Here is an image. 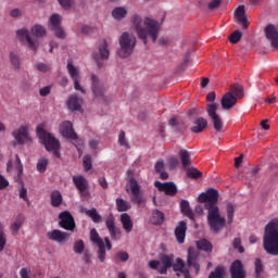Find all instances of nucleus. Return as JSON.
Here are the masks:
<instances>
[{
	"mask_svg": "<svg viewBox=\"0 0 278 278\" xmlns=\"http://www.w3.org/2000/svg\"><path fill=\"white\" fill-rule=\"evenodd\" d=\"M219 197L218 190L214 188L207 189L198 197L199 203H204V210L207 212V224L213 233H219L227 225V219L220 215L218 207Z\"/></svg>",
	"mask_w": 278,
	"mask_h": 278,
	"instance_id": "1",
	"label": "nucleus"
},
{
	"mask_svg": "<svg viewBox=\"0 0 278 278\" xmlns=\"http://www.w3.org/2000/svg\"><path fill=\"white\" fill-rule=\"evenodd\" d=\"M131 28L137 35L138 39L143 42V45H149V38L153 43L157 42V38H160V31L162 30V24L164 23V18L162 22H157V20H153L151 17H144L134 14L130 18Z\"/></svg>",
	"mask_w": 278,
	"mask_h": 278,
	"instance_id": "2",
	"label": "nucleus"
},
{
	"mask_svg": "<svg viewBox=\"0 0 278 278\" xmlns=\"http://www.w3.org/2000/svg\"><path fill=\"white\" fill-rule=\"evenodd\" d=\"M263 248L268 255H278V219H273L265 226Z\"/></svg>",
	"mask_w": 278,
	"mask_h": 278,
	"instance_id": "3",
	"label": "nucleus"
},
{
	"mask_svg": "<svg viewBox=\"0 0 278 278\" xmlns=\"http://www.w3.org/2000/svg\"><path fill=\"white\" fill-rule=\"evenodd\" d=\"M119 49L117 50V55L119 58H129L131 53H134L136 49V43L138 42V39L136 38V35L129 31L123 33L119 38Z\"/></svg>",
	"mask_w": 278,
	"mask_h": 278,
	"instance_id": "4",
	"label": "nucleus"
},
{
	"mask_svg": "<svg viewBox=\"0 0 278 278\" xmlns=\"http://www.w3.org/2000/svg\"><path fill=\"white\" fill-rule=\"evenodd\" d=\"M37 136L39 140H41L45 149L54 151V155L60 157V152H58L60 150V140L52 136L51 132L45 130L41 126L37 127Z\"/></svg>",
	"mask_w": 278,
	"mask_h": 278,
	"instance_id": "5",
	"label": "nucleus"
},
{
	"mask_svg": "<svg viewBox=\"0 0 278 278\" xmlns=\"http://www.w3.org/2000/svg\"><path fill=\"white\" fill-rule=\"evenodd\" d=\"M217 112H218V104L208 103L206 105V113H207V116L211 118L213 128L216 131V134H220L223 132L225 123L223 122V117H220V115H218Z\"/></svg>",
	"mask_w": 278,
	"mask_h": 278,
	"instance_id": "6",
	"label": "nucleus"
},
{
	"mask_svg": "<svg viewBox=\"0 0 278 278\" xmlns=\"http://www.w3.org/2000/svg\"><path fill=\"white\" fill-rule=\"evenodd\" d=\"M91 90L97 101H108L105 84L103 83V80H101V78H99V76L94 74L91 75Z\"/></svg>",
	"mask_w": 278,
	"mask_h": 278,
	"instance_id": "7",
	"label": "nucleus"
},
{
	"mask_svg": "<svg viewBox=\"0 0 278 278\" xmlns=\"http://www.w3.org/2000/svg\"><path fill=\"white\" fill-rule=\"evenodd\" d=\"M13 138L16 140L17 144H27L34 142L31 135L29 134V126L22 125L17 129L12 131Z\"/></svg>",
	"mask_w": 278,
	"mask_h": 278,
	"instance_id": "8",
	"label": "nucleus"
},
{
	"mask_svg": "<svg viewBox=\"0 0 278 278\" xmlns=\"http://www.w3.org/2000/svg\"><path fill=\"white\" fill-rule=\"evenodd\" d=\"M90 240L93 244H97L98 247V251H97L98 260L100 262H105V242L99 236V232L94 228L91 229L90 231Z\"/></svg>",
	"mask_w": 278,
	"mask_h": 278,
	"instance_id": "9",
	"label": "nucleus"
},
{
	"mask_svg": "<svg viewBox=\"0 0 278 278\" xmlns=\"http://www.w3.org/2000/svg\"><path fill=\"white\" fill-rule=\"evenodd\" d=\"M59 227L65 229V231H75L77 225L75 224V218L68 211L61 212L59 214Z\"/></svg>",
	"mask_w": 278,
	"mask_h": 278,
	"instance_id": "10",
	"label": "nucleus"
},
{
	"mask_svg": "<svg viewBox=\"0 0 278 278\" xmlns=\"http://www.w3.org/2000/svg\"><path fill=\"white\" fill-rule=\"evenodd\" d=\"M16 36L21 42H26L28 49H31V51H38V47H40V43H38V40L31 39V36L29 35V30L22 28L16 30Z\"/></svg>",
	"mask_w": 278,
	"mask_h": 278,
	"instance_id": "11",
	"label": "nucleus"
},
{
	"mask_svg": "<svg viewBox=\"0 0 278 278\" xmlns=\"http://www.w3.org/2000/svg\"><path fill=\"white\" fill-rule=\"evenodd\" d=\"M110 50L108 49V40L103 39L99 47V51L93 53V60H96L98 67L103 66V60H109Z\"/></svg>",
	"mask_w": 278,
	"mask_h": 278,
	"instance_id": "12",
	"label": "nucleus"
},
{
	"mask_svg": "<svg viewBox=\"0 0 278 278\" xmlns=\"http://www.w3.org/2000/svg\"><path fill=\"white\" fill-rule=\"evenodd\" d=\"M47 237L49 240H52V242H58V244H65V242H68L71 239V233L64 232L60 229H54L47 232Z\"/></svg>",
	"mask_w": 278,
	"mask_h": 278,
	"instance_id": "13",
	"label": "nucleus"
},
{
	"mask_svg": "<svg viewBox=\"0 0 278 278\" xmlns=\"http://www.w3.org/2000/svg\"><path fill=\"white\" fill-rule=\"evenodd\" d=\"M154 186L155 188H157V190H160V192H165L167 197H175V194H177L178 192L177 185H175V182L173 181H169V182L155 181Z\"/></svg>",
	"mask_w": 278,
	"mask_h": 278,
	"instance_id": "14",
	"label": "nucleus"
},
{
	"mask_svg": "<svg viewBox=\"0 0 278 278\" xmlns=\"http://www.w3.org/2000/svg\"><path fill=\"white\" fill-rule=\"evenodd\" d=\"M264 31L267 40L270 41L271 47H274V49H278V26L268 24Z\"/></svg>",
	"mask_w": 278,
	"mask_h": 278,
	"instance_id": "15",
	"label": "nucleus"
},
{
	"mask_svg": "<svg viewBox=\"0 0 278 278\" xmlns=\"http://www.w3.org/2000/svg\"><path fill=\"white\" fill-rule=\"evenodd\" d=\"M59 129L63 138H67L68 140H77V132H75L73 129V123L65 121L61 123Z\"/></svg>",
	"mask_w": 278,
	"mask_h": 278,
	"instance_id": "16",
	"label": "nucleus"
},
{
	"mask_svg": "<svg viewBox=\"0 0 278 278\" xmlns=\"http://www.w3.org/2000/svg\"><path fill=\"white\" fill-rule=\"evenodd\" d=\"M238 103V98L233 96V92L228 91L226 92L220 100L222 110H232L233 106Z\"/></svg>",
	"mask_w": 278,
	"mask_h": 278,
	"instance_id": "17",
	"label": "nucleus"
},
{
	"mask_svg": "<svg viewBox=\"0 0 278 278\" xmlns=\"http://www.w3.org/2000/svg\"><path fill=\"white\" fill-rule=\"evenodd\" d=\"M230 277L231 278H247V271L244 270V265L240 260L235 261L230 266Z\"/></svg>",
	"mask_w": 278,
	"mask_h": 278,
	"instance_id": "18",
	"label": "nucleus"
},
{
	"mask_svg": "<svg viewBox=\"0 0 278 278\" xmlns=\"http://www.w3.org/2000/svg\"><path fill=\"white\" fill-rule=\"evenodd\" d=\"M235 18L239 25H242L243 29H247L249 27V20H247V13L244 11V5H239L235 10Z\"/></svg>",
	"mask_w": 278,
	"mask_h": 278,
	"instance_id": "19",
	"label": "nucleus"
},
{
	"mask_svg": "<svg viewBox=\"0 0 278 278\" xmlns=\"http://www.w3.org/2000/svg\"><path fill=\"white\" fill-rule=\"evenodd\" d=\"M168 125L173 131H176L177 134H182V131H186V123L180 117L173 116L169 118Z\"/></svg>",
	"mask_w": 278,
	"mask_h": 278,
	"instance_id": "20",
	"label": "nucleus"
},
{
	"mask_svg": "<svg viewBox=\"0 0 278 278\" xmlns=\"http://www.w3.org/2000/svg\"><path fill=\"white\" fill-rule=\"evenodd\" d=\"M66 105L71 112H81V99L77 94H71L67 98Z\"/></svg>",
	"mask_w": 278,
	"mask_h": 278,
	"instance_id": "21",
	"label": "nucleus"
},
{
	"mask_svg": "<svg viewBox=\"0 0 278 278\" xmlns=\"http://www.w3.org/2000/svg\"><path fill=\"white\" fill-rule=\"evenodd\" d=\"M206 127H207V121L204 117H197L192 122L190 131L192 134H202V131H205Z\"/></svg>",
	"mask_w": 278,
	"mask_h": 278,
	"instance_id": "22",
	"label": "nucleus"
},
{
	"mask_svg": "<svg viewBox=\"0 0 278 278\" xmlns=\"http://www.w3.org/2000/svg\"><path fill=\"white\" fill-rule=\"evenodd\" d=\"M186 231H188V227L186 226V222L182 220L175 229V237L179 244H184L186 240Z\"/></svg>",
	"mask_w": 278,
	"mask_h": 278,
	"instance_id": "23",
	"label": "nucleus"
},
{
	"mask_svg": "<svg viewBox=\"0 0 278 278\" xmlns=\"http://www.w3.org/2000/svg\"><path fill=\"white\" fill-rule=\"evenodd\" d=\"M73 181L80 194H86V190H88V180L84 176H74Z\"/></svg>",
	"mask_w": 278,
	"mask_h": 278,
	"instance_id": "24",
	"label": "nucleus"
},
{
	"mask_svg": "<svg viewBox=\"0 0 278 278\" xmlns=\"http://www.w3.org/2000/svg\"><path fill=\"white\" fill-rule=\"evenodd\" d=\"M173 262H174L173 255H163L161 257V263L163 266L159 268V273L161 275H166V273H168V268H172Z\"/></svg>",
	"mask_w": 278,
	"mask_h": 278,
	"instance_id": "25",
	"label": "nucleus"
},
{
	"mask_svg": "<svg viewBox=\"0 0 278 278\" xmlns=\"http://www.w3.org/2000/svg\"><path fill=\"white\" fill-rule=\"evenodd\" d=\"M121 223L123 225V229H125L127 233H131L134 229V222L131 220V216H129L127 213H123L121 215Z\"/></svg>",
	"mask_w": 278,
	"mask_h": 278,
	"instance_id": "26",
	"label": "nucleus"
},
{
	"mask_svg": "<svg viewBox=\"0 0 278 278\" xmlns=\"http://www.w3.org/2000/svg\"><path fill=\"white\" fill-rule=\"evenodd\" d=\"M180 210L181 213L185 214V216H188V218H190V220H194V212H192V208H190V202L181 200Z\"/></svg>",
	"mask_w": 278,
	"mask_h": 278,
	"instance_id": "27",
	"label": "nucleus"
},
{
	"mask_svg": "<svg viewBox=\"0 0 278 278\" xmlns=\"http://www.w3.org/2000/svg\"><path fill=\"white\" fill-rule=\"evenodd\" d=\"M179 159H180L182 168H189V166L192 164V161L190 159V152H188V150H180Z\"/></svg>",
	"mask_w": 278,
	"mask_h": 278,
	"instance_id": "28",
	"label": "nucleus"
},
{
	"mask_svg": "<svg viewBox=\"0 0 278 278\" xmlns=\"http://www.w3.org/2000/svg\"><path fill=\"white\" fill-rule=\"evenodd\" d=\"M67 73L73 80L75 79H81V76L79 75V70L73 65V61L67 62Z\"/></svg>",
	"mask_w": 278,
	"mask_h": 278,
	"instance_id": "29",
	"label": "nucleus"
},
{
	"mask_svg": "<svg viewBox=\"0 0 278 278\" xmlns=\"http://www.w3.org/2000/svg\"><path fill=\"white\" fill-rule=\"evenodd\" d=\"M23 223H25V216L17 215L15 222L11 225V229L13 231V236L18 235V230L23 227Z\"/></svg>",
	"mask_w": 278,
	"mask_h": 278,
	"instance_id": "30",
	"label": "nucleus"
},
{
	"mask_svg": "<svg viewBox=\"0 0 278 278\" xmlns=\"http://www.w3.org/2000/svg\"><path fill=\"white\" fill-rule=\"evenodd\" d=\"M112 16L115 21H123L127 16V9L125 7H117L112 11Z\"/></svg>",
	"mask_w": 278,
	"mask_h": 278,
	"instance_id": "31",
	"label": "nucleus"
},
{
	"mask_svg": "<svg viewBox=\"0 0 278 278\" xmlns=\"http://www.w3.org/2000/svg\"><path fill=\"white\" fill-rule=\"evenodd\" d=\"M164 168H165L164 161H157L154 165V170L160 175V178L168 179V173H166Z\"/></svg>",
	"mask_w": 278,
	"mask_h": 278,
	"instance_id": "32",
	"label": "nucleus"
},
{
	"mask_svg": "<svg viewBox=\"0 0 278 278\" xmlns=\"http://www.w3.org/2000/svg\"><path fill=\"white\" fill-rule=\"evenodd\" d=\"M197 260H199V250L194 248H189L188 255H187L188 266L197 263Z\"/></svg>",
	"mask_w": 278,
	"mask_h": 278,
	"instance_id": "33",
	"label": "nucleus"
},
{
	"mask_svg": "<svg viewBox=\"0 0 278 278\" xmlns=\"http://www.w3.org/2000/svg\"><path fill=\"white\" fill-rule=\"evenodd\" d=\"M51 205L52 207H60L62 205V193L58 190L51 193Z\"/></svg>",
	"mask_w": 278,
	"mask_h": 278,
	"instance_id": "34",
	"label": "nucleus"
},
{
	"mask_svg": "<svg viewBox=\"0 0 278 278\" xmlns=\"http://www.w3.org/2000/svg\"><path fill=\"white\" fill-rule=\"evenodd\" d=\"M83 212H85V214L89 216V218H91L93 223H101L102 217L97 212V208H91V210L83 208Z\"/></svg>",
	"mask_w": 278,
	"mask_h": 278,
	"instance_id": "35",
	"label": "nucleus"
},
{
	"mask_svg": "<svg viewBox=\"0 0 278 278\" xmlns=\"http://www.w3.org/2000/svg\"><path fill=\"white\" fill-rule=\"evenodd\" d=\"M152 225H162L164 223V213L155 210L150 218Z\"/></svg>",
	"mask_w": 278,
	"mask_h": 278,
	"instance_id": "36",
	"label": "nucleus"
},
{
	"mask_svg": "<svg viewBox=\"0 0 278 278\" xmlns=\"http://www.w3.org/2000/svg\"><path fill=\"white\" fill-rule=\"evenodd\" d=\"M236 213V204L228 202L226 204V214H227V223L228 225H231L233 223V214Z\"/></svg>",
	"mask_w": 278,
	"mask_h": 278,
	"instance_id": "37",
	"label": "nucleus"
},
{
	"mask_svg": "<svg viewBox=\"0 0 278 278\" xmlns=\"http://www.w3.org/2000/svg\"><path fill=\"white\" fill-rule=\"evenodd\" d=\"M31 34L35 38H45L47 36V29L41 25H35L31 28Z\"/></svg>",
	"mask_w": 278,
	"mask_h": 278,
	"instance_id": "38",
	"label": "nucleus"
},
{
	"mask_svg": "<svg viewBox=\"0 0 278 278\" xmlns=\"http://www.w3.org/2000/svg\"><path fill=\"white\" fill-rule=\"evenodd\" d=\"M197 247L200 251H206L208 253H212V243L207 241V239H201L197 242Z\"/></svg>",
	"mask_w": 278,
	"mask_h": 278,
	"instance_id": "39",
	"label": "nucleus"
},
{
	"mask_svg": "<svg viewBox=\"0 0 278 278\" xmlns=\"http://www.w3.org/2000/svg\"><path fill=\"white\" fill-rule=\"evenodd\" d=\"M62 26V16L60 14L54 13L50 17V29H55V27Z\"/></svg>",
	"mask_w": 278,
	"mask_h": 278,
	"instance_id": "40",
	"label": "nucleus"
},
{
	"mask_svg": "<svg viewBox=\"0 0 278 278\" xmlns=\"http://www.w3.org/2000/svg\"><path fill=\"white\" fill-rule=\"evenodd\" d=\"M128 184H129L131 194H136L140 192V185L138 184V180H136L134 176H130L128 178Z\"/></svg>",
	"mask_w": 278,
	"mask_h": 278,
	"instance_id": "41",
	"label": "nucleus"
},
{
	"mask_svg": "<svg viewBox=\"0 0 278 278\" xmlns=\"http://www.w3.org/2000/svg\"><path fill=\"white\" fill-rule=\"evenodd\" d=\"M5 244H8V236L3 230V224L0 223V253L5 249Z\"/></svg>",
	"mask_w": 278,
	"mask_h": 278,
	"instance_id": "42",
	"label": "nucleus"
},
{
	"mask_svg": "<svg viewBox=\"0 0 278 278\" xmlns=\"http://www.w3.org/2000/svg\"><path fill=\"white\" fill-rule=\"evenodd\" d=\"M187 175L191 179H201V177H203V173H201L199 169L194 167H187Z\"/></svg>",
	"mask_w": 278,
	"mask_h": 278,
	"instance_id": "43",
	"label": "nucleus"
},
{
	"mask_svg": "<svg viewBox=\"0 0 278 278\" xmlns=\"http://www.w3.org/2000/svg\"><path fill=\"white\" fill-rule=\"evenodd\" d=\"M10 62L15 71H18L21 68V58H18V54L10 52Z\"/></svg>",
	"mask_w": 278,
	"mask_h": 278,
	"instance_id": "44",
	"label": "nucleus"
},
{
	"mask_svg": "<svg viewBox=\"0 0 278 278\" xmlns=\"http://www.w3.org/2000/svg\"><path fill=\"white\" fill-rule=\"evenodd\" d=\"M225 268L220 265H218L214 271H212L208 276V278H225Z\"/></svg>",
	"mask_w": 278,
	"mask_h": 278,
	"instance_id": "45",
	"label": "nucleus"
},
{
	"mask_svg": "<svg viewBox=\"0 0 278 278\" xmlns=\"http://www.w3.org/2000/svg\"><path fill=\"white\" fill-rule=\"evenodd\" d=\"M86 249V243H84V240L79 239L74 242V252L81 255Z\"/></svg>",
	"mask_w": 278,
	"mask_h": 278,
	"instance_id": "46",
	"label": "nucleus"
},
{
	"mask_svg": "<svg viewBox=\"0 0 278 278\" xmlns=\"http://www.w3.org/2000/svg\"><path fill=\"white\" fill-rule=\"evenodd\" d=\"M130 201H132V203H136L138 206H141L142 203H147V200L144 199V197H142V194H140V191L138 193H132Z\"/></svg>",
	"mask_w": 278,
	"mask_h": 278,
	"instance_id": "47",
	"label": "nucleus"
},
{
	"mask_svg": "<svg viewBox=\"0 0 278 278\" xmlns=\"http://www.w3.org/2000/svg\"><path fill=\"white\" fill-rule=\"evenodd\" d=\"M117 211L118 212H127L129 210V203H127L125 200L118 198L116 200Z\"/></svg>",
	"mask_w": 278,
	"mask_h": 278,
	"instance_id": "48",
	"label": "nucleus"
},
{
	"mask_svg": "<svg viewBox=\"0 0 278 278\" xmlns=\"http://www.w3.org/2000/svg\"><path fill=\"white\" fill-rule=\"evenodd\" d=\"M172 266L176 273H182V270L186 269V264L184 263V260H181V258H176L175 264H173Z\"/></svg>",
	"mask_w": 278,
	"mask_h": 278,
	"instance_id": "49",
	"label": "nucleus"
},
{
	"mask_svg": "<svg viewBox=\"0 0 278 278\" xmlns=\"http://www.w3.org/2000/svg\"><path fill=\"white\" fill-rule=\"evenodd\" d=\"M232 92L233 97H236L237 99H242V97H244V87L237 85L232 88Z\"/></svg>",
	"mask_w": 278,
	"mask_h": 278,
	"instance_id": "50",
	"label": "nucleus"
},
{
	"mask_svg": "<svg viewBox=\"0 0 278 278\" xmlns=\"http://www.w3.org/2000/svg\"><path fill=\"white\" fill-rule=\"evenodd\" d=\"M255 266V277L260 278V275L264 273V265L262 264V258H256L254 262Z\"/></svg>",
	"mask_w": 278,
	"mask_h": 278,
	"instance_id": "51",
	"label": "nucleus"
},
{
	"mask_svg": "<svg viewBox=\"0 0 278 278\" xmlns=\"http://www.w3.org/2000/svg\"><path fill=\"white\" fill-rule=\"evenodd\" d=\"M240 40H242V33L240 30H236L229 37V42H231V45H238Z\"/></svg>",
	"mask_w": 278,
	"mask_h": 278,
	"instance_id": "52",
	"label": "nucleus"
},
{
	"mask_svg": "<svg viewBox=\"0 0 278 278\" xmlns=\"http://www.w3.org/2000/svg\"><path fill=\"white\" fill-rule=\"evenodd\" d=\"M51 30L54 33V36L56 38H60L61 40H64V38H66V31H64V28H62V26H56Z\"/></svg>",
	"mask_w": 278,
	"mask_h": 278,
	"instance_id": "53",
	"label": "nucleus"
},
{
	"mask_svg": "<svg viewBox=\"0 0 278 278\" xmlns=\"http://www.w3.org/2000/svg\"><path fill=\"white\" fill-rule=\"evenodd\" d=\"M47 166H49V161L47 159H40L37 163V170L39 173H45V170H47Z\"/></svg>",
	"mask_w": 278,
	"mask_h": 278,
	"instance_id": "54",
	"label": "nucleus"
},
{
	"mask_svg": "<svg viewBox=\"0 0 278 278\" xmlns=\"http://www.w3.org/2000/svg\"><path fill=\"white\" fill-rule=\"evenodd\" d=\"M58 3L63 10H71L75 5V0H58Z\"/></svg>",
	"mask_w": 278,
	"mask_h": 278,
	"instance_id": "55",
	"label": "nucleus"
},
{
	"mask_svg": "<svg viewBox=\"0 0 278 278\" xmlns=\"http://www.w3.org/2000/svg\"><path fill=\"white\" fill-rule=\"evenodd\" d=\"M232 247L236 251H239V253H244V247H242V239L235 238L232 241Z\"/></svg>",
	"mask_w": 278,
	"mask_h": 278,
	"instance_id": "56",
	"label": "nucleus"
},
{
	"mask_svg": "<svg viewBox=\"0 0 278 278\" xmlns=\"http://www.w3.org/2000/svg\"><path fill=\"white\" fill-rule=\"evenodd\" d=\"M220 3H223V0H211L207 3V10H210V12H214V10H218V8H220Z\"/></svg>",
	"mask_w": 278,
	"mask_h": 278,
	"instance_id": "57",
	"label": "nucleus"
},
{
	"mask_svg": "<svg viewBox=\"0 0 278 278\" xmlns=\"http://www.w3.org/2000/svg\"><path fill=\"white\" fill-rule=\"evenodd\" d=\"M83 166L85 170H90V168H92V157L90 156V154L84 156Z\"/></svg>",
	"mask_w": 278,
	"mask_h": 278,
	"instance_id": "58",
	"label": "nucleus"
},
{
	"mask_svg": "<svg viewBox=\"0 0 278 278\" xmlns=\"http://www.w3.org/2000/svg\"><path fill=\"white\" fill-rule=\"evenodd\" d=\"M114 215H109L105 220L106 229L111 231L112 229H116V224L114 222Z\"/></svg>",
	"mask_w": 278,
	"mask_h": 278,
	"instance_id": "59",
	"label": "nucleus"
},
{
	"mask_svg": "<svg viewBox=\"0 0 278 278\" xmlns=\"http://www.w3.org/2000/svg\"><path fill=\"white\" fill-rule=\"evenodd\" d=\"M118 142L121 147H126V149H129V142H127V139H125V130L119 132Z\"/></svg>",
	"mask_w": 278,
	"mask_h": 278,
	"instance_id": "60",
	"label": "nucleus"
},
{
	"mask_svg": "<svg viewBox=\"0 0 278 278\" xmlns=\"http://www.w3.org/2000/svg\"><path fill=\"white\" fill-rule=\"evenodd\" d=\"M109 232L112 240H121V236H122L121 229L113 228L112 230H109Z\"/></svg>",
	"mask_w": 278,
	"mask_h": 278,
	"instance_id": "61",
	"label": "nucleus"
},
{
	"mask_svg": "<svg viewBox=\"0 0 278 278\" xmlns=\"http://www.w3.org/2000/svg\"><path fill=\"white\" fill-rule=\"evenodd\" d=\"M81 78H76L73 80L74 84V90H78L79 92H81V94H86V89H84V87H81V84H79Z\"/></svg>",
	"mask_w": 278,
	"mask_h": 278,
	"instance_id": "62",
	"label": "nucleus"
},
{
	"mask_svg": "<svg viewBox=\"0 0 278 278\" xmlns=\"http://www.w3.org/2000/svg\"><path fill=\"white\" fill-rule=\"evenodd\" d=\"M168 166H169V169L170 170H174V168L176 166H179V160H177V157L175 156H172L169 160H168Z\"/></svg>",
	"mask_w": 278,
	"mask_h": 278,
	"instance_id": "63",
	"label": "nucleus"
},
{
	"mask_svg": "<svg viewBox=\"0 0 278 278\" xmlns=\"http://www.w3.org/2000/svg\"><path fill=\"white\" fill-rule=\"evenodd\" d=\"M36 68H37V71H39L40 73H49V70H50L49 65H47V64H45V63H38V64L36 65Z\"/></svg>",
	"mask_w": 278,
	"mask_h": 278,
	"instance_id": "64",
	"label": "nucleus"
}]
</instances>
